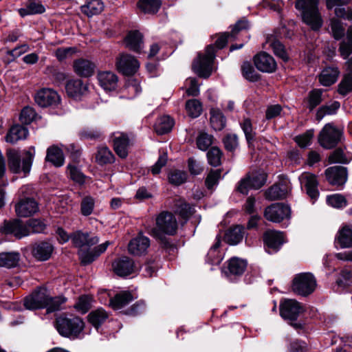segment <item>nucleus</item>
Listing matches in <instances>:
<instances>
[{
	"mask_svg": "<svg viewBox=\"0 0 352 352\" xmlns=\"http://www.w3.org/2000/svg\"><path fill=\"white\" fill-rule=\"evenodd\" d=\"M266 180L267 175L263 172L249 173L238 182L236 190L243 195H248L250 190L261 188L264 186Z\"/></svg>",
	"mask_w": 352,
	"mask_h": 352,
	"instance_id": "nucleus-8",
	"label": "nucleus"
},
{
	"mask_svg": "<svg viewBox=\"0 0 352 352\" xmlns=\"http://www.w3.org/2000/svg\"><path fill=\"white\" fill-rule=\"evenodd\" d=\"M256 67L262 72L272 73L276 69V63L274 58L266 52L256 54L254 58Z\"/></svg>",
	"mask_w": 352,
	"mask_h": 352,
	"instance_id": "nucleus-21",
	"label": "nucleus"
},
{
	"mask_svg": "<svg viewBox=\"0 0 352 352\" xmlns=\"http://www.w3.org/2000/svg\"><path fill=\"white\" fill-rule=\"evenodd\" d=\"M112 267L113 272L119 276H126L138 270V267L134 264L132 259L127 256H122L116 260Z\"/></svg>",
	"mask_w": 352,
	"mask_h": 352,
	"instance_id": "nucleus-19",
	"label": "nucleus"
},
{
	"mask_svg": "<svg viewBox=\"0 0 352 352\" xmlns=\"http://www.w3.org/2000/svg\"><path fill=\"white\" fill-rule=\"evenodd\" d=\"M55 327L60 336L74 340L80 338L85 323L78 316H60L56 319Z\"/></svg>",
	"mask_w": 352,
	"mask_h": 352,
	"instance_id": "nucleus-3",
	"label": "nucleus"
},
{
	"mask_svg": "<svg viewBox=\"0 0 352 352\" xmlns=\"http://www.w3.org/2000/svg\"><path fill=\"white\" fill-rule=\"evenodd\" d=\"M71 240L73 245L79 248V257L84 265L93 262L96 258L104 252L110 245V242L107 241L92 250H85L86 247L90 248L98 243L99 239L97 236H91L88 232H82L81 231L73 232L71 234Z\"/></svg>",
	"mask_w": 352,
	"mask_h": 352,
	"instance_id": "nucleus-1",
	"label": "nucleus"
},
{
	"mask_svg": "<svg viewBox=\"0 0 352 352\" xmlns=\"http://www.w3.org/2000/svg\"><path fill=\"white\" fill-rule=\"evenodd\" d=\"M124 42L126 47L132 51L140 53L143 48L142 35L138 31L129 32Z\"/></svg>",
	"mask_w": 352,
	"mask_h": 352,
	"instance_id": "nucleus-33",
	"label": "nucleus"
},
{
	"mask_svg": "<svg viewBox=\"0 0 352 352\" xmlns=\"http://www.w3.org/2000/svg\"><path fill=\"white\" fill-rule=\"evenodd\" d=\"M221 245V236H217L214 244L210 248L207 255L206 261L212 265H218L222 260L221 254L219 252Z\"/></svg>",
	"mask_w": 352,
	"mask_h": 352,
	"instance_id": "nucleus-44",
	"label": "nucleus"
},
{
	"mask_svg": "<svg viewBox=\"0 0 352 352\" xmlns=\"http://www.w3.org/2000/svg\"><path fill=\"white\" fill-rule=\"evenodd\" d=\"M210 113L211 126L215 131L222 130L225 127L226 122L222 112L218 109L212 108L210 109Z\"/></svg>",
	"mask_w": 352,
	"mask_h": 352,
	"instance_id": "nucleus-45",
	"label": "nucleus"
},
{
	"mask_svg": "<svg viewBox=\"0 0 352 352\" xmlns=\"http://www.w3.org/2000/svg\"><path fill=\"white\" fill-rule=\"evenodd\" d=\"M28 135V130L25 126L16 124L11 127L6 136V140L14 144L20 140L25 139Z\"/></svg>",
	"mask_w": 352,
	"mask_h": 352,
	"instance_id": "nucleus-36",
	"label": "nucleus"
},
{
	"mask_svg": "<svg viewBox=\"0 0 352 352\" xmlns=\"http://www.w3.org/2000/svg\"><path fill=\"white\" fill-rule=\"evenodd\" d=\"M325 175L328 182L337 188L342 186L347 180V168L344 166H335L325 170Z\"/></svg>",
	"mask_w": 352,
	"mask_h": 352,
	"instance_id": "nucleus-17",
	"label": "nucleus"
},
{
	"mask_svg": "<svg viewBox=\"0 0 352 352\" xmlns=\"http://www.w3.org/2000/svg\"><path fill=\"white\" fill-rule=\"evenodd\" d=\"M327 203L335 208H343L346 206L347 201L346 198L340 194H333L327 197Z\"/></svg>",
	"mask_w": 352,
	"mask_h": 352,
	"instance_id": "nucleus-56",
	"label": "nucleus"
},
{
	"mask_svg": "<svg viewBox=\"0 0 352 352\" xmlns=\"http://www.w3.org/2000/svg\"><path fill=\"white\" fill-rule=\"evenodd\" d=\"M352 160V153L342 148L336 149L329 157L330 163L347 164Z\"/></svg>",
	"mask_w": 352,
	"mask_h": 352,
	"instance_id": "nucleus-46",
	"label": "nucleus"
},
{
	"mask_svg": "<svg viewBox=\"0 0 352 352\" xmlns=\"http://www.w3.org/2000/svg\"><path fill=\"white\" fill-rule=\"evenodd\" d=\"M54 245L50 241H40L32 245V254L38 261L48 260L54 251Z\"/></svg>",
	"mask_w": 352,
	"mask_h": 352,
	"instance_id": "nucleus-23",
	"label": "nucleus"
},
{
	"mask_svg": "<svg viewBox=\"0 0 352 352\" xmlns=\"http://www.w3.org/2000/svg\"><path fill=\"white\" fill-rule=\"evenodd\" d=\"M67 94L73 98H77L84 95L87 91V85L85 84L82 80H69L65 86Z\"/></svg>",
	"mask_w": 352,
	"mask_h": 352,
	"instance_id": "nucleus-32",
	"label": "nucleus"
},
{
	"mask_svg": "<svg viewBox=\"0 0 352 352\" xmlns=\"http://www.w3.org/2000/svg\"><path fill=\"white\" fill-rule=\"evenodd\" d=\"M162 6V0H139L138 8L145 14L157 13Z\"/></svg>",
	"mask_w": 352,
	"mask_h": 352,
	"instance_id": "nucleus-42",
	"label": "nucleus"
},
{
	"mask_svg": "<svg viewBox=\"0 0 352 352\" xmlns=\"http://www.w3.org/2000/svg\"><path fill=\"white\" fill-rule=\"evenodd\" d=\"M338 50L344 59H346L352 54V26L348 28L346 39L340 43Z\"/></svg>",
	"mask_w": 352,
	"mask_h": 352,
	"instance_id": "nucleus-49",
	"label": "nucleus"
},
{
	"mask_svg": "<svg viewBox=\"0 0 352 352\" xmlns=\"http://www.w3.org/2000/svg\"><path fill=\"white\" fill-rule=\"evenodd\" d=\"M215 56V49L212 45L207 46L204 55H199L194 60L192 68L194 72L200 77L208 78L212 73L213 60Z\"/></svg>",
	"mask_w": 352,
	"mask_h": 352,
	"instance_id": "nucleus-6",
	"label": "nucleus"
},
{
	"mask_svg": "<svg viewBox=\"0 0 352 352\" xmlns=\"http://www.w3.org/2000/svg\"><path fill=\"white\" fill-rule=\"evenodd\" d=\"M66 301V298L62 296H58L55 298H52L48 294L47 303L45 308L47 309V312H54L59 310L61 308V305L65 303Z\"/></svg>",
	"mask_w": 352,
	"mask_h": 352,
	"instance_id": "nucleus-59",
	"label": "nucleus"
},
{
	"mask_svg": "<svg viewBox=\"0 0 352 352\" xmlns=\"http://www.w3.org/2000/svg\"><path fill=\"white\" fill-rule=\"evenodd\" d=\"M186 109L188 114L192 118H197L202 111L201 102L196 99L188 100L186 104Z\"/></svg>",
	"mask_w": 352,
	"mask_h": 352,
	"instance_id": "nucleus-57",
	"label": "nucleus"
},
{
	"mask_svg": "<svg viewBox=\"0 0 352 352\" xmlns=\"http://www.w3.org/2000/svg\"><path fill=\"white\" fill-rule=\"evenodd\" d=\"M329 25L332 36L336 40H340L344 36L345 34V29L340 21L338 19L332 18L330 20Z\"/></svg>",
	"mask_w": 352,
	"mask_h": 352,
	"instance_id": "nucleus-53",
	"label": "nucleus"
},
{
	"mask_svg": "<svg viewBox=\"0 0 352 352\" xmlns=\"http://www.w3.org/2000/svg\"><path fill=\"white\" fill-rule=\"evenodd\" d=\"M0 232L3 234H11L18 239L30 235V230L22 221L15 219L13 220H5L0 225Z\"/></svg>",
	"mask_w": 352,
	"mask_h": 352,
	"instance_id": "nucleus-10",
	"label": "nucleus"
},
{
	"mask_svg": "<svg viewBox=\"0 0 352 352\" xmlns=\"http://www.w3.org/2000/svg\"><path fill=\"white\" fill-rule=\"evenodd\" d=\"M243 236L244 228L242 226H236L227 231L225 240L230 245H236L242 241Z\"/></svg>",
	"mask_w": 352,
	"mask_h": 352,
	"instance_id": "nucleus-41",
	"label": "nucleus"
},
{
	"mask_svg": "<svg viewBox=\"0 0 352 352\" xmlns=\"http://www.w3.org/2000/svg\"><path fill=\"white\" fill-rule=\"evenodd\" d=\"M240 126L245 135L248 142L254 140L256 133L253 131L252 124L249 118H244L240 123Z\"/></svg>",
	"mask_w": 352,
	"mask_h": 352,
	"instance_id": "nucleus-61",
	"label": "nucleus"
},
{
	"mask_svg": "<svg viewBox=\"0 0 352 352\" xmlns=\"http://www.w3.org/2000/svg\"><path fill=\"white\" fill-rule=\"evenodd\" d=\"M98 80L102 89L107 91L115 90L118 85V76L111 72H101L98 74Z\"/></svg>",
	"mask_w": 352,
	"mask_h": 352,
	"instance_id": "nucleus-29",
	"label": "nucleus"
},
{
	"mask_svg": "<svg viewBox=\"0 0 352 352\" xmlns=\"http://www.w3.org/2000/svg\"><path fill=\"white\" fill-rule=\"evenodd\" d=\"M123 91L126 92L129 96L127 98L131 99L135 98L142 91L140 82L136 78H130L127 80Z\"/></svg>",
	"mask_w": 352,
	"mask_h": 352,
	"instance_id": "nucleus-52",
	"label": "nucleus"
},
{
	"mask_svg": "<svg viewBox=\"0 0 352 352\" xmlns=\"http://www.w3.org/2000/svg\"><path fill=\"white\" fill-rule=\"evenodd\" d=\"M49 292L46 288L41 287L24 299V306L28 309L45 308L47 303Z\"/></svg>",
	"mask_w": 352,
	"mask_h": 352,
	"instance_id": "nucleus-14",
	"label": "nucleus"
},
{
	"mask_svg": "<svg viewBox=\"0 0 352 352\" xmlns=\"http://www.w3.org/2000/svg\"><path fill=\"white\" fill-rule=\"evenodd\" d=\"M305 311L301 303L294 299L285 300L280 305V314L286 320H295Z\"/></svg>",
	"mask_w": 352,
	"mask_h": 352,
	"instance_id": "nucleus-15",
	"label": "nucleus"
},
{
	"mask_svg": "<svg viewBox=\"0 0 352 352\" xmlns=\"http://www.w3.org/2000/svg\"><path fill=\"white\" fill-rule=\"evenodd\" d=\"M316 287V280L309 272H303L295 276L292 282V290L294 293L307 296L314 292Z\"/></svg>",
	"mask_w": 352,
	"mask_h": 352,
	"instance_id": "nucleus-7",
	"label": "nucleus"
},
{
	"mask_svg": "<svg viewBox=\"0 0 352 352\" xmlns=\"http://www.w3.org/2000/svg\"><path fill=\"white\" fill-rule=\"evenodd\" d=\"M34 100L40 107H47L57 104L60 98L53 89L44 88L36 94Z\"/></svg>",
	"mask_w": 352,
	"mask_h": 352,
	"instance_id": "nucleus-22",
	"label": "nucleus"
},
{
	"mask_svg": "<svg viewBox=\"0 0 352 352\" xmlns=\"http://www.w3.org/2000/svg\"><path fill=\"white\" fill-rule=\"evenodd\" d=\"M113 148L116 154L121 158H126L128 155L130 140L129 136L121 132L113 133Z\"/></svg>",
	"mask_w": 352,
	"mask_h": 352,
	"instance_id": "nucleus-24",
	"label": "nucleus"
},
{
	"mask_svg": "<svg viewBox=\"0 0 352 352\" xmlns=\"http://www.w3.org/2000/svg\"><path fill=\"white\" fill-rule=\"evenodd\" d=\"M174 208L175 212L184 219H188L194 212V208L180 199L175 201Z\"/></svg>",
	"mask_w": 352,
	"mask_h": 352,
	"instance_id": "nucleus-47",
	"label": "nucleus"
},
{
	"mask_svg": "<svg viewBox=\"0 0 352 352\" xmlns=\"http://www.w3.org/2000/svg\"><path fill=\"white\" fill-rule=\"evenodd\" d=\"M263 238L265 249L269 254L277 252L285 243L283 233L276 230L266 231Z\"/></svg>",
	"mask_w": 352,
	"mask_h": 352,
	"instance_id": "nucleus-16",
	"label": "nucleus"
},
{
	"mask_svg": "<svg viewBox=\"0 0 352 352\" xmlns=\"http://www.w3.org/2000/svg\"><path fill=\"white\" fill-rule=\"evenodd\" d=\"M20 254L18 252H0V267L8 269L14 268L19 265Z\"/></svg>",
	"mask_w": 352,
	"mask_h": 352,
	"instance_id": "nucleus-34",
	"label": "nucleus"
},
{
	"mask_svg": "<svg viewBox=\"0 0 352 352\" xmlns=\"http://www.w3.org/2000/svg\"><path fill=\"white\" fill-rule=\"evenodd\" d=\"M301 186L304 187L309 197L315 201L319 196L318 182L316 176L310 173H303L299 177Z\"/></svg>",
	"mask_w": 352,
	"mask_h": 352,
	"instance_id": "nucleus-18",
	"label": "nucleus"
},
{
	"mask_svg": "<svg viewBox=\"0 0 352 352\" xmlns=\"http://www.w3.org/2000/svg\"><path fill=\"white\" fill-rule=\"evenodd\" d=\"M103 8L102 0H86L85 3L80 6L81 12L88 17L100 14Z\"/></svg>",
	"mask_w": 352,
	"mask_h": 352,
	"instance_id": "nucleus-37",
	"label": "nucleus"
},
{
	"mask_svg": "<svg viewBox=\"0 0 352 352\" xmlns=\"http://www.w3.org/2000/svg\"><path fill=\"white\" fill-rule=\"evenodd\" d=\"M335 243L342 249L352 248V225L344 224L339 228Z\"/></svg>",
	"mask_w": 352,
	"mask_h": 352,
	"instance_id": "nucleus-25",
	"label": "nucleus"
},
{
	"mask_svg": "<svg viewBox=\"0 0 352 352\" xmlns=\"http://www.w3.org/2000/svg\"><path fill=\"white\" fill-rule=\"evenodd\" d=\"M73 67L76 74L81 77H89L94 73L95 65L89 60L82 58L76 60Z\"/></svg>",
	"mask_w": 352,
	"mask_h": 352,
	"instance_id": "nucleus-31",
	"label": "nucleus"
},
{
	"mask_svg": "<svg viewBox=\"0 0 352 352\" xmlns=\"http://www.w3.org/2000/svg\"><path fill=\"white\" fill-rule=\"evenodd\" d=\"M177 230L175 217L169 212H162L156 218V228L148 232L155 238L162 239V234L174 235Z\"/></svg>",
	"mask_w": 352,
	"mask_h": 352,
	"instance_id": "nucleus-5",
	"label": "nucleus"
},
{
	"mask_svg": "<svg viewBox=\"0 0 352 352\" xmlns=\"http://www.w3.org/2000/svg\"><path fill=\"white\" fill-rule=\"evenodd\" d=\"M290 215V207L281 203L272 204L265 208L264 212L265 217L274 223H279L285 219H288Z\"/></svg>",
	"mask_w": 352,
	"mask_h": 352,
	"instance_id": "nucleus-13",
	"label": "nucleus"
},
{
	"mask_svg": "<svg viewBox=\"0 0 352 352\" xmlns=\"http://www.w3.org/2000/svg\"><path fill=\"white\" fill-rule=\"evenodd\" d=\"M15 211L18 216L27 217L38 211L37 202L31 198L21 199L15 206Z\"/></svg>",
	"mask_w": 352,
	"mask_h": 352,
	"instance_id": "nucleus-27",
	"label": "nucleus"
},
{
	"mask_svg": "<svg viewBox=\"0 0 352 352\" xmlns=\"http://www.w3.org/2000/svg\"><path fill=\"white\" fill-rule=\"evenodd\" d=\"M352 91V76L345 75L338 85V92L342 96H346Z\"/></svg>",
	"mask_w": 352,
	"mask_h": 352,
	"instance_id": "nucleus-60",
	"label": "nucleus"
},
{
	"mask_svg": "<svg viewBox=\"0 0 352 352\" xmlns=\"http://www.w3.org/2000/svg\"><path fill=\"white\" fill-rule=\"evenodd\" d=\"M45 160L56 167L62 166L65 162V157L62 149L56 146L49 147L47 150Z\"/></svg>",
	"mask_w": 352,
	"mask_h": 352,
	"instance_id": "nucleus-38",
	"label": "nucleus"
},
{
	"mask_svg": "<svg viewBox=\"0 0 352 352\" xmlns=\"http://www.w3.org/2000/svg\"><path fill=\"white\" fill-rule=\"evenodd\" d=\"M241 72L243 76L251 82H256L259 79V75L254 70L253 66L250 62H244L241 65Z\"/></svg>",
	"mask_w": 352,
	"mask_h": 352,
	"instance_id": "nucleus-55",
	"label": "nucleus"
},
{
	"mask_svg": "<svg viewBox=\"0 0 352 352\" xmlns=\"http://www.w3.org/2000/svg\"><path fill=\"white\" fill-rule=\"evenodd\" d=\"M21 157L20 152L15 149H8L6 151L8 166L9 170L14 174L23 173L27 176L31 170L33 159L35 155V148L32 146L23 153Z\"/></svg>",
	"mask_w": 352,
	"mask_h": 352,
	"instance_id": "nucleus-2",
	"label": "nucleus"
},
{
	"mask_svg": "<svg viewBox=\"0 0 352 352\" xmlns=\"http://www.w3.org/2000/svg\"><path fill=\"white\" fill-rule=\"evenodd\" d=\"M150 246V240L148 237L139 234L131 240L128 249L130 254L135 256H141L146 253Z\"/></svg>",
	"mask_w": 352,
	"mask_h": 352,
	"instance_id": "nucleus-26",
	"label": "nucleus"
},
{
	"mask_svg": "<svg viewBox=\"0 0 352 352\" xmlns=\"http://www.w3.org/2000/svg\"><path fill=\"white\" fill-rule=\"evenodd\" d=\"M92 298L89 295H83L78 298L77 302L74 305L75 309L81 313H87L91 307Z\"/></svg>",
	"mask_w": 352,
	"mask_h": 352,
	"instance_id": "nucleus-54",
	"label": "nucleus"
},
{
	"mask_svg": "<svg viewBox=\"0 0 352 352\" xmlns=\"http://www.w3.org/2000/svg\"><path fill=\"white\" fill-rule=\"evenodd\" d=\"M222 152L217 147H212L207 153L208 163L212 166H218L221 164Z\"/></svg>",
	"mask_w": 352,
	"mask_h": 352,
	"instance_id": "nucleus-63",
	"label": "nucleus"
},
{
	"mask_svg": "<svg viewBox=\"0 0 352 352\" xmlns=\"http://www.w3.org/2000/svg\"><path fill=\"white\" fill-rule=\"evenodd\" d=\"M342 131L333 124L324 125L318 135V142L324 148L330 149L335 147L342 138Z\"/></svg>",
	"mask_w": 352,
	"mask_h": 352,
	"instance_id": "nucleus-9",
	"label": "nucleus"
},
{
	"mask_svg": "<svg viewBox=\"0 0 352 352\" xmlns=\"http://www.w3.org/2000/svg\"><path fill=\"white\" fill-rule=\"evenodd\" d=\"M287 188L283 185L275 184L265 192V198L269 200H276L285 197Z\"/></svg>",
	"mask_w": 352,
	"mask_h": 352,
	"instance_id": "nucleus-48",
	"label": "nucleus"
},
{
	"mask_svg": "<svg viewBox=\"0 0 352 352\" xmlns=\"http://www.w3.org/2000/svg\"><path fill=\"white\" fill-rule=\"evenodd\" d=\"M108 318L107 313L103 309L92 311L88 315L89 322L98 329Z\"/></svg>",
	"mask_w": 352,
	"mask_h": 352,
	"instance_id": "nucleus-50",
	"label": "nucleus"
},
{
	"mask_svg": "<svg viewBox=\"0 0 352 352\" xmlns=\"http://www.w3.org/2000/svg\"><path fill=\"white\" fill-rule=\"evenodd\" d=\"M318 4V0H298L295 5L301 12L303 22L314 30H318L322 25Z\"/></svg>",
	"mask_w": 352,
	"mask_h": 352,
	"instance_id": "nucleus-4",
	"label": "nucleus"
},
{
	"mask_svg": "<svg viewBox=\"0 0 352 352\" xmlns=\"http://www.w3.org/2000/svg\"><path fill=\"white\" fill-rule=\"evenodd\" d=\"M213 137L207 133L201 132L197 138V147L201 151H206L212 144Z\"/></svg>",
	"mask_w": 352,
	"mask_h": 352,
	"instance_id": "nucleus-64",
	"label": "nucleus"
},
{
	"mask_svg": "<svg viewBox=\"0 0 352 352\" xmlns=\"http://www.w3.org/2000/svg\"><path fill=\"white\" fill-rule=\"evenodd\" d=\"M322 90L320 89H315L311 91L308 98V108L312 111L322 101Z\"/></svg>",
	"mask_w": 352,
	"mask_h": 352,
	"instance_id": "nucleus-62",
	"label": "nucleus"
},
{
	"mask_svg": "<svg viewBox=\"0 0 352 352\" xmlns=\"http://www.w3.org/2000/svg\"><path fill=\"white\" fill-rule=\"evenodd\" d=\"M247 261L236 257L230 258L222 269V273L230 280L234 281L242 276L247 268Z\"/></svg>",
	"mask_w": 352,
	"mask_h": 352,
	"instance_id": "nucleus-12",
	"label": "nucleus"
},
{
	"mask_svg": "<svg viewBox=\"0 0 352 352\" xmlns=\"http://www.w3.org/2000/svg\"><path fill=\"white\" fill-rule=\"evenodd\" d=\"M249 28L248 21L245 19L239 21L235 25L230 33L225 32L222 34L216 41L215 46L218 49L223 48L228 42V37L230 36L235 38L237 34L243 30H245Z\"/></svg>",
	"mask_w": 352,
	"mask_h": 352,
	"instance_id": "nucleus-28",
	"label": "nucleus"
},
{
	"mask_svg": "<svg viewBox=\"0 0 352 352\" xmlns=\"http://www.w3.org/2000/svg\"><path fill=\"white\" fill-rule=\"evenodd\" d=\"M44 6L38 0H28L25 8L19 10V13L21 16L30 14H42L45 12Z\"/></svg>",
	"mask_w": 352,
	"mask_h": 352,
	"instance_id": "nucleus-39",
	"label": "nucleus"
},
{
	"mask_svg": "<svg viewBox=\"0 0 352 352\" xmlns=\"http://www.w3.org/2000/svg\"><path fill=\"white\" fill-rule=\"evenodd\" d=\"M340 75L338 67H327L324 68L318 76L320 83L325 87L334 84Z\"/></svg>",
	"mask_w": 352,
	"mask_h": 352,
	"instance_id": "nucleus-30",
	"label": "nucleus"
},
{
	"mask_svg": "<svg viewBox=\"0 0 352 352\" xmlns=\"http://www.w3.org/2000/svg\"><path fill=\"white\" fill-rule=\"evenodd\" d=\"M96 161L100 165L112 164L115 161V157L107 146H102L98 148Z\"/></svg>",
	"mask_w": 352,
	"mask_h": 352,
	"instance_id": "nucleus-43",
	"label": "nucleus"
},
{
	"mask_svg": "<svg viewBox=\"0 0 352 352\" xmlns=\"http://www.w3.org/2000/svg\"><path fill=\"white\" fill-rule=\"evenodd\" d=\"M134 299L131 292L124 291L117 294L110 300V305L115 310H119L126 306Z\"/></svg>",
	"mask_w": 352,
	"mask_h": 352,
	"instance_id": "nucleus-35",
	"label": "nucleus"
},
{
	"mask_svg": "<svg viewBox=\"0 0 352 352\" xmlns=\"http://www.w3.org/2000/svg\"><path fill=\"white\" fill-rule=\"evenodd\" d=\"M173 125L174 121L169 116H163L157 119L154 129L157 134L163 135L170 132Z\"/></svg>",
	"mask_w": 352,
	"mask_h": 352,
	"instance_id": "nucleus-40",
	"label": "nucleus"
},
{
	"mask_svg": "<svg viewBox=\"0 0 352 352\" xmlns=\"http://www.w3.org/2000/svg\"><path fill=\"white\" fill-rule=\"evenodd\" d=\"M67 173L70 179L74 182L80 184L85 183V177L76 165L69 164L67 165Z\"/></svg>",
	"mask_w": 352,
	"mask_h": 352,
	"instance_id": "nucleus-58",
	"label": "nucleus"
},
{
	"mask_svg": "<svg viewBox=\"0 0 352 352\" xmlns=\"http://www.w3.org/2000/svg\"><path fill=\"white\" fill-rule=\"evenodd\" d=\"M349 2L350 0H327V8L329 10L335 8L337 17L352 21V8L346 6Z\"/></svg>",
	"mask_w": 352,
	"mask_h": 352,
	"instance_id": "nucleus-20",
	"label": "nucleus"
},
{
	"mask_svg": "<svg viewBox=\"0 0 352 352\" xmlns=\"http://www.w3.org/2000/svg\"><path fill=\"white\" fill-rule=\"evenodd\" d=\"M116 67L123 75L131 76L138 72L140 63L133 56L122 53L116 58Z\"/></svg>",
	"mask_w": 352,
	"mask_h": 352,
	"instance_id": "nucleus-11",
	"label": "nucleus"
},
{
	"mask_svg": "<svg viewBox=\"0 0 352 352\" xmlns=\"http://www.w3.org/2000/svg\"><path fill=\"white\" fill-rule=\"evenodd\" d=\"M340 107L338 101H333L329 104L322 106L316 113V119L320 121L327 115L335 114Z\"/></svg>",
	"mask_w": 352,
	"mask_h": 352,
	"instance_id": "nucleus-51",
	"label": "nucleus"
}]
</instances>
